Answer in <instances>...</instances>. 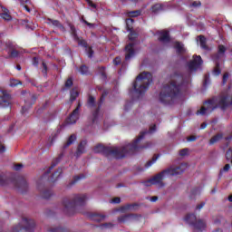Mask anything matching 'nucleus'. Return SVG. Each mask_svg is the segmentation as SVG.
Segmentation results:
<instances>
[{"label":"nucleus","mask_w":232,"mask_h":232,"mask_svg":"<svg viewBox=\"0 0 232 232\" xmlns=\"http://www.w3.org/2000/svg\"><path fill=\"white\" fill-rule=\"evenodd\" d=\"M22 5H30V0H19Z\"/></svg>","instance_id":"774afa93"},{"label":"nucleus","mask_w":232,"mask_h":232,"mask_svg":"<svg viewBox=\"0 0 232 232\" xmlns=\"http://www.w3.org/2000/svg\"><path fill=\"white\" fill-rule=\"evenodd\" d=\"M135 57V44L130 43L125 46V61H130Z\"/></svg>","instance_id":"4468645a"},{"label":"nucleus","mask_w":232,"mask_h":232,"mask_svg":"<svg viewBox=\"0 0 232 232\" xmlns=\"http://www.w3.org/2000/svg\"><path fill=\"white\" fill-rule=\"evenodd\" d=\"M23 164H21V163H19V164H15L14 166V169L15 170V171H21V169H23Z\"/></svg>","instance_id":"13d9d810"},{"label":"nucleus","mask_w":232,"mask_h":232,"mask_svg":"<svg viewBox=\"0 0 232 232\" xmlns=\"http://www.w3.org/2000/svg\"><path fill=\"white\" fill-rule=\"evenodd\" d=\"M59 162H61V158H57L55 160V161H53L52 165L49 167V169L46 170V172L40 178V179L37 181V188L41 189V183L43 182V180H44V179H48V175H50V173H52V169H53V168H55V166H57L59 164Z\"/></svg>","instance_id":"9b49d317"},{"label":"nucleus","mask_w":232,"mask_h":232,"mask_svg":"<svg viewBox=\"0 0 232 232\" xmlns=\"http://www.w3.org/2000/svg\"><path fill=\"white\" fill-rule=\"evenodd\" d=\"M199 44H200V47L203 49V50H209V47L208 46V40L206 39V36L204 35H199Z\"/></svg>","instance_id":"b1692460"},{"label":"nucleus","mask_w":232,"mask_h":232,"mask_svg":"<svg viewBox=\"0 0 232 232\" xmlns=\"http://www.w3.org/2000/svg\"><path fill=\"white\" fill-rule=\"evenodd\" d=\"M189 151L188 149H182L179 150V155L180 157H186L188 155V152Z\"/></svg>","instance_id":"5fc2aeb1"},{"label":"nucleus","mask_w":232,"mask_h":232,"mask_svg":"<svg viewBox=\"0 0 232 232\" xmlns=\"http://www.w3.org/2000/svg\"><path fill=\"white\" fill-rule=\"evenodd\" d=\"M153 82V75L150 72H143L140 73L135 82H133L134 93L137 94L136 98H132L131 101H128L124 106L125 111H128L131 106H133V102L136 99H140L144 93H146L150 88V84Z\"/></svg>","instance_id":"7ed1b4c3"},{"label":"nucleus","mask_w":232,"mask_h":232,"mask_svg":"<svg viewBox=\"0 0 232 232\" xmlns=\"http://www.w3.org/2000/svg\"><path fill=\"white\" fill-rule=\"evenodd\" d=\"M22 224L14 227L12 232H34L35 230V221L28 218H23Z\"/></svg>","instance_id":"0eeeda50"},{"label":"nucleus","mask_w":232,"mask_h":232,"mask_svg":"<svg viewBox=\"0 0 232 232\" xmlns=\"http://www.w3.org/2000/svg\"><path fill=\"white\" fill-rule=\"evenodd\" d=\"M129 32H130V34H129L130 41H135V39L139 37V34H137V32H135L133 29L129 30Z\"/></svg>","instance_id":"ea45409f"},{"label":"nucleus","mask_w":232,"mask_h":232,"mask_svg":"<svg viewBox=\"0 0 232 232\" xmlns=\"http://www.w3.org/2000/svg\"><path fill=\"white\" fill-rule=\"evenodd\" d=\"M86 3L91 6V8H97V5L93 4L92 0H86Z\"/></svg>","instance_id":"bf43d9fd"},{"label":"nucleus","mask_w":232,"mask_h":232,"mask_svg":"<svg viewBox=\"0 0 232 232\" xmlns=\"http://www.w3.org/2000/svg\"><path fill=\"white\" fill-rule=\"evenodd\" d=\"M81 102L78 103L77 107L72 111L70 116L66 119V124H75L79 121V111L81 110Z\"/></svg>","instance_id":"9d476101"},{"label":"nucleus","mask_w":232,"mask_h":232,"mask_svg":"<svg viewBox=\"0 0 232 232\" xmlns=\"http://www.w3.org/2000/svg\"><path fill=\"white\" fill-rule=\"evenodd\" d=\"M112 204H121V198H114L111 201Z\"/></svg>","instance_id":"e2e57ef3"},{"label":"nucleus","mask_w":232,"mask_h":232,"mask_svg":"<svg viewBox=\"0 0 232 232\" xmlns=\"http://www.w3.org/2000/svg\"><path fill=\"white\" fill-rule=\"evenodd\" d=\"M82 23H84V24H86L87 26H89V28H93L95 26V24H92L86 20H84V18L82 19Z\"/></svg>","instance_id":"4d7b16f0"},{"label":"nucleus","mask_w":232,"mask_h":232,"mask_svg":"<svg viewBox=\"0 0 232 232\" xmlns=\"http://www.w3.org/2000/svg\"><path fill=\"white\" fill-rule=\"evenodd\" d=\"M11 98L12 97L10 94H8V92H6V91L0 90V99H2L0 102V106L2 108H8V106H10Z\"/></svg>","instance_id":"ddd939ff"},{"label":"nucleus","mask_w":232,"mask_h":232,"mask_svg":"<svg viewBox=\"0 0 232 232\" xmlns=\"http://www.w3.org/2000/svg\"><path fill=\"white\" fill-rule=\"evenodd\" d=\"M226 160L229 162L232 160V148L230 147L226 152Z\"/></svg>","instance_id":"49530a36"},{"label":"nucleus","mask_w":232,"mask_h":232,"mask_svg":"<svg viewBox=\"0 0 232 232\" xmlns=\"http://www.w3.org/2000/svg\"><path fill=\"white\" fill-rule=\"evenodd\" d=\"M5 52H7V53L9 52H12L13 50L17 49V44H15V43L12 41H6L5 44Z\"/></svg>","instance_id":"412c9836"},{"label":"nucleus","mask_w":232,"mask_h":232,"mask_svg":"<svg viewBox=\"0 0 232 232\" xmlns=\"http://www.w3.org/2000/svg\"><path fill=\"white\" fill-rule=\"evenodd\" d=\"M86 215L88 218H90V220H93L94 222H102V220L106 218L105 215H101L97 213H87Z\"/></svg>","instance_id":"f3484780"},{"label":"nucleus","mask_w":232,"mask_h":232,"mask_svg":"<svg viewBox=\"0 0 232 232\" xmlns=\"http://www.w3.org/2000/svg\"><path fill=\"white\" fill-rule=\"evenodd\" d=\"M113 225L111 223H105L101 225V227H112Z\"/></svg>","instance_id":"338daca9"},{"label":"nucleus","mask_w":232,"mask_h":232,"mask_svg":"<svg viewBox=\"0 0 232 232\" xmlns=\"http://www.w3.org/2000/svg\"><path fill=\"white\" fill-rule=\"evenodd\" d=\"M154 131H157V125L155 124L150 126L149 130L140 132L139 137L132 143H129L124 147L111 148L106 147L102 144H98L94 147L93 151L94 153H102V155L108 158L112 157L113 159H124L128 154L151 148L153 146L151 141L146 142L143 146H139V142L144 139L145 135H148V133H154Z\"/></svg>","instance_id":"f257e3e1"},{"label":"nucleus","mask_w":232,"mask_h":232,"mask_svg":"<svg viewBox=\"0 0 232 232\" xmlns=\"http://www.w3.org/2000/svg\"><path fill=\"white\" fill-rule=\"evenodd\" d=\"M74 41H77L79 46H82L83 48L88 49V42H86V40L81 39L78 36V39H74Z\"/></svg>","instance_id":"f704fd0d"},{"label":"nucleus","mask_w":232,"mask_h":232,"mask_svg":"<svg viewBox=\"0 0 232 232\" xmlns=\"http://www.w3.org/2000/svg\"><path fill=\"white\" fill-rule=\"evenodd\" d=\"M229 169H231V165L226 164V165L224 166V168L220 169L219 175H222V174L224 173V171H225L226 173H227V171H229Z\"/></svg>","instance_id":"de8ad7c7"},{"label":"nucleus","mask_w":232,"mask_h":232,"mask_svg":"<svg viewBox=\"0 0 232 232\" xmlns=\"http://www.w3.org/2000/svg\"><path fill=\"white\" fill-rule=\"evenodd\" d=\"M227 79H229V72H225L223 74V80H222L223 86L227 84Z\"/></svg>","instance_id":"8fccbe9b"},{"label":"nucleus","mask_w":232,"mask_h":232,"mask_svg":"<svg viewBox=\"0 0 232 232\" xmlns=\"http://www.w3.org/2000/svg\"><path fill=\"white\" fill-rule=\"evenodd\" d=\"M10 182V179L5 174H0V186H6Z\"/></svg>","instance_id":"bb28decb"},{"label":"nucleus","mask_w":232,"mask_h":232,"mask_svg":"<svg viewBox=\"0 0 232 232\" xmlns=\"http://www.w3.org/2000/svg\"><path fill=\"white\" fill-rule=\"evenodd\" d=\"M121 57H116L114 60H113V64L115 66H119V64H121Z\"/></svg>","instance_id":"052dcab7"},{"label":"nucleus","mask_w":232,"mask_h":232,"mask_svg":"<svg viewBox=\"0 0 232 232\" xmlns=\"http://www.w3.org/2000/svg\"><path fill=\"white\" fill-rule=\"evenodd\" d=\"M82 179H86V176L84 174L74 176L72 180L69 183V186H74V184H77V182H79V180H82Z\"/></svg>","instance_id":"a878e982"},{"label":"nucleus","mask_w":232,"mask_h":232,"mask_svg":"<svg viewBox=\"0 0 232 232\" xmlns=\"http://www.w3.org/2000/svg\"><path fill=\"white\" fill-rule=\"evenodd\" d=\"M85 50H87L88 57L92 59V57H93V49L88 46Z\"/></svg>","instance_id":"864d4df0"},{"label":"nucleus","mask_w":232,"mask_h":232,"mask_svg":"<svg viewBox=\"0 0 232 232\" xmlns=\"http://www.w3.org/2000/svg\"><path fill=\"white\" fill-rule=\"evenodd\" d=\"M7 53L10 59H15L19 57V51H17V48L13 51H9Z\"/></svg>","instance_id":"e433bc0d"},{"label":"nucleus","mask_w":232,"mask_h":232,"mask_svg":"<svg viewBox=\"0 0 232 232\" xmlns=\"http://www.w3.org/2000/svg\"><path fill=\"white\" fill-rule=\"evenodd\" d=\"M101 70H102L101 72L102 78L103 79V81H106V79L108 78V76L106 75V72H104V70H106V68L101 67Z\"/></svg>","instance_id":"6e6d98bb"},{"label":"nucleus","mask_w":232,"mask_h":232,"mask_svg":"<svg viewBox=\"0 0 232 232\" xmlns=\"http://www.w3.org/2000/svg\"><path fill=\"white\" fill-rule=\"evenodd\" d=\"M160 155H154L152 157L151 160H149L146 164H145V168H150V166H153V164H155V162H157V160L159 159Z\"/></svg>","instance_id":"72a5a7b5"},{"label":"nucleus","mask_w":232,"mask_h":232,"mask_svg":"<svg viewBox=\"0 0 232 232\" xmlns=\"http://www.w3.org/2000/svg\"><path fill=\"white\" fill-rule=\"evenodd\" d=\"M186 171V166L181 164L176 168H169L163 171L158 173L152 179L144 182L145 186H151V184H162L164 177H177V175H182Z\"/></svg>","instance_id":"39448f33"},{"label":"nucleus","mask_w":232,"mask_h":232,"mask_svg":"<svg viewBox=\"0 0 232 232\" xmlns=\"http://www.w3.org/2000/svg\"><path fill=\"white\" fill-rule=\"evenodd\" d=\"M37 101V97L35 94H29L28 99L24 100L25 105L22 107V114H24L28 111L29 108H32L35 102Z\"/></svg>","instance_id":"f8f14e48"},{"label":"nucleus","mask_w":232,"mask_h":232,"mask_svg":"<svg viewBox=\"0 0 232 232\" xmlns=\"http://www.w3.org/2000/svg\"><path fill=\"white\" fill-rule=\"evenodd\" d=\"M33 64L34 66H39V59L37 57L33 58Z\"/></svg>","instance_id":"0e129e2a"},{"label":"nucleus","mask_w":232,"mask_h":232,"mask_svg":"<svg viewBox=\"0 0 232 232\" xmlns=\"http://www.w3.org/2000/svg\"><path fill=\"white\" fill-rule=\"evenodd\" d=\"M151 10L153 14H157V12H160V10H162V5L160 4H156L152 5Z\"/></svg>","instance_id":"c03bdc74"},{"label":"nucleus","mask_w":232,"mask_h":232,"mask_svg":"<svg viewBox=\"0 0 232 232\" xmlns=\"http://www.w3.org/2000/svg\"><path fill=\"white\" fill-rule=\"evenodd\" d=\"M73 86V80L72 78H68L65 82V88H70Z\"/></svg>","instance_id":"603ef678"},{"label":"nucleus","mask_w":232,"mask_h":232,"mask_svg":"<svg viewBox=\"0 0 232 232\" xmlns=\"http://www.w3.org/2000/svg\"><path fill=\"white\" fill-rule=\"evenodd\" d=\"M202 57L195 54L193 59L188 63V68L189 72H197L202 66Z\"/></svg>","instance_id":"1a4fd4ad"},{"label":"nucleus","mask_w":232,"mask_h":232,"mask_svg":"<svg viewBox=\"0 0 232 232\" xmlns=\"http://www.w3.org/2000/svg\"><path fill=\"white\" fill-rule=\"evenodd\" d=\"M69 26H70L71 34L73 39H76V40L79 39V35H77V29H75V25L70 24Z\"/></svg>","instance_id":"58836bf2"},{"label":"nucleus","mask_w":232,"mask_h":232,"mask_svg":"<svg viewBox=\"0 0 232 232\" xmlns=\"http://www.w3.org/2000/svg\"><path fill=\"white\" fill-rule=\"evenodd\" d=\"M88 196L86 194H74L71 198H64L63 200V212L72 217L74 213H82L81 208L86 206Z\"/></svg>","instance_id":"20e7f679"},{"label":"nucleus","mask_w":232,"mask_h":232,"mask_svg":"<svg viewBox=\"0 0 232 232\" xmlns=\"http://www.w3.org/2000/svg\"><path fill=\"white\" fill-rule=\"evenodd\" d=\"M86 144H88L86 140H83L79 143L75 152V157H80L82 153H86Z\"/></svg>","instance_id":"dca6fc26"},{"label":"nucleus","mask_w":232,"mask_h":232,"mask_svg":"<svg viewBox=\"0 0 232 232\" xmlns=\"http://www.w3.org/2000/svg\"><path fill=\"white\" fill-rule=\"evenodd\" d=\"M159 41L160 43H169L171 38L169 37V31H161L159 33Z\"/></svg>","instance_id":"a211bd4d"},{"label":"nucleus","mask_w":232,"mask_h":232,"mask_svg":"<svg viewBox=\"0 0 232 232\" xmlns=\"http://www.w3.org/2000/svg\"><path fill=\"white\" fill-rule=\"evenodd\" d=\"M175 49H176L177 53H179V54L184 53V45H182V44H180V42L175 43Z\"/></svg>","instance_id":"cd10ccee"},{"label":"nucleus","mask_w":232,"mask_h":232,"mask_svg":"<svg viewBox=\"0 0 232 232\" xmlns=\"http://www.w3.org/2000/svg\"><path fill=\"white\" fill-rule=\"evenodd\" d=\"M15 186L16 188H18V189H22L23 191H26V189H28V182L26 181V179H24V177H19L17 179Z\"/></svg>","instance_id":"2eb2a0df"},{"label":"nucleus","mask_w":232,"mask_h":232,"mask_svg":"<svg viewBox=\"0 0 232 232\" xmlns=\"http://www.w3.org/2000/svg\"><path fill=\"white\" fill-rule=\"evenodd\" d=\"M218 53L219 55H224V53H226V46H224L223 44L218 45Z\"/></svg>","instance_id":"09e8293b"},{"label":"nucleus","mask_w":232,"mask_h":232,"mask_svg":"<svg viewBox=\"0 0 232 232\" xmlns=\"http://www.w3.org/2000/svg\"><path fill=\"white\" fill-rule=\"evenodd\" d=\"M142 14L140 10L129 11L127 12L128 17H139Z\"/></svg>","instance_id":"473e14b6"},{"label":"nucleus","mask_w":232,"mask_h":232,"mask_svg":"<svg viewBox=\"0 0 232 232\" xmlns=\"http://www.w3.org/2000/svg\"><path fill=\"white\" fill-rule=\"evenodd\" d=\"M63 175V169L59 168L54 171L50 178L47 179L48 182H56V180Z\"/></svg>","instance_id":"6ab92c4d"},{"label":"nucleus","mask_w":232,"mask_h":232,"mask_svg":"<svg viewBox=\"0 0 232 232\" xmlns=\"http://www.w3.org/2000/svg\"><path fill=\"white\" fill-rule=\"evenodd\" d=\"M19 84H23V82H21V81L15 80V79L10 80L9 86H11V88H15V86H19Z\"/></svg>","instance_id":"37998d69"},{"label":"nucleus","mask_w":232,"mask_h":232,"mask_svg":"<svg viewBox=\"0 0 232 232\" xmlns=\"http://www.w3.org/2000/svg\"><path fill=\"white\" fill-rule=\"evenodd\" d=\"M77 140V136L75 134H72L67 142L63 145V150H66V148H70V146H72V144H73V142H75Z\"/></svg>","instance_id":"5701e85b"},{"label":"nucleus","mask_w":232,"mask_h":232,"mask_svg":"<svg viewBox=\"0 0 232 232\" xmlns=\"http://www.w3.org/2000/svg\"><path fill=\"white\" fill-rule=\"evenodd\" d=\"M224 135L222 133L216 134L209 140L210 146H213V144H216V142H218V140H221L223 139Z\"/></svg>","instance_id":"393cba45"},{"label":"nucleus","mask_w":232,"mask_h":232,"mask_svg":"<svg viewBox=\"0 0 232 232\" xmlns=\"http://www.w3.org/2000/svg\"><path fill=\"white\" fill-rule=\"evenodd\" d=\"M133 23H135V20H133L132 18L126 19V26L128 31L133 30Z\"/></svg>","instance_id":"4c0bfd02"},{"label":"nucleus","mask_w":232,"mask_h":232,"mask_svg":"<svg viewBox=\"0 0 232 232\" xmlns=\"http://www.w3.org/2000/svg\"><path fill=\"white\" fill-rule=\"evenodd\" d=\"M198 6H202V3H200V1H194L190 4L191 8H198Z\"/></svg>","instance_id":"3c124183"},{"label":"nucleus","mask_w":232,"mask_h":232,"mask_svg":"<svg viewBox=\"0 0 232 232\" xmlns=\"http://www.w3.org/2000/svg\"><path fill=\"white\" fill-rule=\"evenodd\" d=\"M135 206H137L136 204H127L125 206H122L120 208V211H121V213H124V211H130V209H133V208H135Z\"/></svg>","instance_id":"c85d7f7f"},{"label":"nucleus","mask_w":232,"mask_h":232,"mask_svg":"<svg viewBox=\"0 0 232 232\" xmlns=\"http://www.w3.org/2000/svg\"><path fill=\"white\" fill-rule=\"evenodd\" d=\"M106 99V93H102L99 102H95V97L92 95H89L87 100V107L90 108V110H93L92 111V123L95 124V122H98L99 121V113L101 111V108L102 107V104L104 103V101Z\"/></svg>","instance_id":"423d86ee"},{"label":"nucleus","mask_w":232,"mask_h":232,"mask_svg":"<svg viewBox=\"0 0 232 232\" xmlns=\"http://www.w3.org/2000/svg\"><path fill=\"white\" fill-rule=\"evenodd\" d=\"M188 87L184 74L175 72L170 75L169 82L165 85L160 93V102L162 104H173Z\"/></svg>","instance_id":"f03ea898"},{"label":"nucleus","mask_w":232,"mask_h":232,"mask_svg":"<svg viewBox=\"0 0 232 232\" xmlns=\"http://www.w3.org/2000/svg\"><path fill=\"white\" fill-rule=\"evenodd\" d=\"M48 22L51 23L53 26H56V28H59L60 30H62V32H65L66 29L63 26V24H61L59 20H53V19L48 18Z\"/></svg>","instance_id":"4be33fe9"},{"label":"nucleus","mask_w":232,"mask_h":232,"mask_svg":"<svg viewBox=\"0 0 232 232\" xmlns=\"http://www.w3.org/2000/svg\"><path fill=\"white\" fill-rule=\"evenodd\" d=\"M201 191H202V188H200L198 187L192 188L190 191V198L197 197V195H200Z\"/></svg>","instance_id":"c756f323"},{"label":"nucleus","mask_w":232,"mask_h":232,"mask_svg":"<svg viewBox=\"0 0 232 232\" xmlns=\"http://www.w3.org/2000/svg\"><path fill=\"white\" fill-rule=\"evenodd\" d=\"M79 97V92L77 90L72 89L71 91V97H70V101L71 102H73V101H75L77 98Z\"/></svg>","instance_id":"c9c22d12"},{"label":"nucleus","mask_w":232,"mask_h":232,"mask_svg":"<svg viewBox=\"0 0 232 232\" xmlns=\"http://www.w3.org/2000/svg\"><path fill=\"white\" fill-rule=\"evenodd\" d=\"M213 72L216 75H220V73H222V71L220 70V63H216V67L214 68Z\"/></svg>","instance_id":"a18cd8bd"},{"label":"nucleus","mask_w":232,"mask_h":232,"mask_svg":"<svg viewBox=\"0 0 232 232\" xmlns=\"http://www.w3.org/2000/svg\"><path fill=\"white\" fill-rule=\"evenodd\" d=\"M0 17L4 19V21H12V15L10 14V11L6 7H2V13H0Z\"/></svg>","instance_id":"aec40b11"},{"label":"nucleus","mask_w":232,"mask_h":232,"mask_svg":"<svg viewBox=\"0 0 232 232\" xmlns=\"http://www.w3.org/2000/svg\"><path fill=\"white\" fill-rule=\"evenodd\" d=\"M42 73L46 77L48 75V64L44 61L42 62Z\"/></svg>","instance_id":"79ce46f5"},{"label":"nucleus","mask_w":232,"mask_h":232,"mask_svg":"<svg viewBox=\"0 0 232 232\" xmlns=\"http://www.w3.org/2000/svg\"><path fill=\"white\" fill-rule=\"evenodd\" d=\"M79 72L82 75H88V73H90V70L88 69V66H86V65H82L79 68Z\"/></svg>","instance_id":"a19ab883"},{"label":"nucleus","mask_w":232,"mask_h":232,"mask_svg":"<svg viewBox=\"0 0 232 232\" xmlns=\"http://www.w3.org/2000/svg\"><path fill=\"white\" fill-rule=\"evenodd\" d=\"M206 206V202H201L200 204L197 205L196 209H202Z\"/></svg>","instance_id":"69168bd1"},{"label":"nucleus","mask_w":232,"mask_h":232,"mask_svg":"<svg viewBox=\"0 0 232 232\" xmlns=\"http://www.w3.org/2000/svg\"><path fill=\"white\" fill-rule=\"evenodd\" d=\"M131 217H133L131 214L123 215L118 218V221L121 223L128 222Z\"/></svg>","instance_id":"7c9ffc66"},{"label":"nucleus","mask_w":232,"mask_h":232,"mask_svg":"<svg viewBox=\"0 0 232 232\" xmlns=\"http://www.w3.org/2000/svg\"><path fill=\"white\" fill-rule=\"evenodd\" d=\"M184 220L187 224L192 226L196 231L202 232L203 229H206V221L202 219L197 220V215L195 214H188Z\"/></svg>","instance_id":"6e6552de"},{"label":"nucleus","mask_w":232,"mask_h":232,"mask_svg":"<svg viewBox=\"0 0 232 232\" xmlns=\"http://www.w3.org/2000/svg\"><path fill=\"white\" fill-rule=\"evenodd\" d=\"M187 140L188 141V142H195V140H197V136H189V137H188L187 138Z\"/></svg>","instance_id":"680f3d73"},{"label":"nucleus","mask_w":232,"mask_h":232,"mask_svg":"<svg viewBox=\"0 0 232 232\" xmlns=\"http://www.w3.org/2000/svg\"><path fill=\"white\" fill-rule=\"evenodd\" d=\"M52 195H53V192H52L51 189H44V191H42V197L46 200H48V198H50Z\"/></svg>","instance_id":"2f4dec72"}]
</instances>
